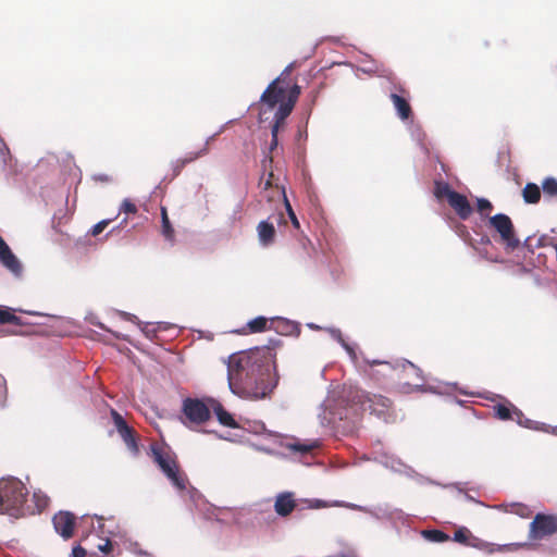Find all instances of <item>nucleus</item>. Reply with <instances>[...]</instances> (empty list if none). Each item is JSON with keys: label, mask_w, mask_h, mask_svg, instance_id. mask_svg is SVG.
<instances>
[{"label": "nucleus", "mask_w": 557, "mask_h": 557, "mask_svg": "<svg viewBox=\"0 0 557 557\" xmlns=\"http://www.w3.org/2000/svg\"><path fill=\"white\" fill-rule=\"evenodd\" d=\"M34 497L37 498V507L45 508L48 504V499L46 496H39L38 494H34Z\"/></svg>", "instance_id": "38"}, {"label": "nucleus", "mask_w": 557, "mask_h": 557, "mask_svg": "<svg viewBox=\"0 0 557 557\" xmlns=\"http://www.w3.org/2000/svg\"><path fill=\"white\" fill-rule=\"evenodd\" d=\"M407 367L417 374L418 382L416 384H412V385L409 384V383H405L401 386V391L405 392V393H411V392H416V391H421L422 387H423V383H424V379L421 375V370L419 368H417L413 363L409 362V361L407 362Z\"/></svg>", "instance_id": "21"}, {"label": "nucleus", "mask_w": 557, "mask_h": 557, "mask_svg": "<svg viewBox=\"0 0 557 557\" xmlns=\"http://www.w3.org/2000/svg\"><path fill=\"white\" fill-rule=\"evenodd\" d=\"M448 203L461 220H467L473 212L467 197L458 191L451 194V198Z\"/></svg>", "instance_id": "14"}, {"label": "nucleus", "mask_w": 557, "mask_h": 557, "mask_svg": "<svg viewBox=\"0 0 557 557\" xmlns=\"http://www.w3.org/2000/svg\"><path fill=\"white\" fill-rule=\"evenodd\" d=\"M345 397L351 406H360L363 411H370L379 417L384 416L391 408L392 401L389 398L382 395H371L360 388L350 387Z\"/></svg>", "instance_id": "3"}, {"label": "nucleus", "mask_w": 557, "mask_h": 557, "mask_svg": "<svg viewBox=\"0 0 557 557\" xmlns=\"http://www.w3.org/2000/svg\"><path fill=\"white\" fill-rule=\"evenodd\" d=\"M110 222H111V220H102V221L98 222L97 224H95L91 227L90 234L92 236H98L106 230V227L109 225Z\"/></svg>", "instance_id": "31"}, {"label": "nucleus", "mask_w": 557, "mask_h": 557, "mask_svg": "<svg viewBox=\"0 0 557 557\" xmlns=\"http://www.w3.org/2000/svg\"><path fill=\"white\" fill-rule=\"evenodd\" d=\"M280 128L281 127H277V125H272V127H271V136H272L271 144H270L271 150H273L277 147V144H278L277 136H278Z\"/></svg>", "instance_id": "33"}, {"label": "nucleus", "mask_w": 557, "mask_h": 557, "mask_svg": "<svg viewBox=\"0 0 557 557\" xmlns=\"http://www.w3.org/2000/svg\"><path fill=\"white\" fill-rule=\"evenodd\" d=\"M120 211L127 214H135L137 212V207L131 200L124 199L121 205Z\"/></svg>", "instance_id": "30"}, {"label": "nucleus", "mask_w": 557, "mask_h": 557, "mask_svg": "<svg viewBox=\"0 0 557 557\" xmlns=\"http://www.w3.org/2000/svg\"><path fill=\"white\" fill-rule=\"evenodd\" d=\"M10 247L4 242V239L0 236V256L4 253Z\"/></svg>", "instance_id": "39"}, {"label": "nucleus", "mask_w": 557, "mask_h": 557, "mask_svg": "<svg viewBox=\"0 0 557 557\" xmlns=\"http://www.w3.org/2000/svg\"><path fill=\"white\" fill-rule=\"evenodd\" d=\"M293 85L286 83L285 79L280 76L274 79L263 91L261 96V101L265 103L270 109H273L276 104L283 103L286 101L288 96V90Z\"/></svg>", "instance_id": "7"}, {"label": "nucleus", "mask_w": 557, "mask_h": 557, "mask_svg": "<svg viewBox=\"0 0 557 557\" xmlns=\"http://www.w3.org/2000/svg\"><path fill=\"white\" fill-rule=\"evenodd\" d=\"M0 261L2 265L14 275H20L22 273V264L10 248L0 256Z\"/></svg>", "instance_id": "19"}, {"label": "nucleus", "mask_w": 557, "mask_h": 557, "mask_svg": "<svg viewBox=\"0 0 557 557\" xmlns=\"http://www.w3.org/2000/svg\"><path fill=\"white\" fill-rule=\"evenodd\" d=\"M151 451L154 462L159 466L171 483L177 490L184 491L186 488L187 479L185 474L181 472L175 458L170 453H166L157 446H152Z\"/></svg>", "instance_id": "4"}, {"label": "nucleus", "mask_w": 557, "mask_h": 557, "mask_svg": "<svg viewBox=\"0 0 557 557\" xmlns=\"http://www.w3.org/2000/svg\"><path fill=\"white\" fill-rule=\"evenodd\" d=\"M97 547L100 552L109 554L113 550V543L109 539H106L103 543L98 544Z\"/></svg>", "instance_id": "34"}, {"label": "nucleus", "mask_w": 557, "mask_h": 557, "mask_svg": "<svg viewBox=\"0 0 557 557\" xmlns=\"http://www.w3.org/2000/svg\"><path fill=\"white\" fill-rule=\"evenodd\" d=\"M557 533V515L536 513L529 527V539L541 541Z\"/></svg>", "instance_id": "6"}, {"label": "nucleus", "mask_w": 557, "mask_h": 557, "mask_svg": "<svg viewBox=\"0 0 557 557\" xmlns=\"http://www.w3.org/2000/svg\"><path fill=\"white\" fill-rule=\"evenodd\" d=\"M53 527L57 533L67 540L73 536L75 528V517L69 511H60L54 515Z\"/></svg>", "instance_id": "12"}, {"label": "nucleus", "mask_w": 557, "mask_h": 557, "mask_svg": "<svg viewBox=\"0 0 557 557\" xmlns=\"http://www.w3.org/2000/svg\"><path fill=\"white\" fill-rule=\"evenodd\" d=\"M285 206H286V210H287V212H288V216H289V219H290V221H292V223H293L294 227H295V228H299V227H300V225H299V221H298V219H297V216H296L295 212L293 211L292 206H290V203L288 202L287 198H285Z\"/></svg>", "instance_id": "32"}, {"label": "nucleus", "mask_w": 557, "mask_h": 557, "mask_svg": "<svg viewBox=\"0 0 557 557\" xmlns=\"http://www.w3.org/2000/svg\"><path fill=\"white\" fill-rule=\"evenodd\" d=\"M523 200L527 203H537L541 199V189L534 183H528L522 190Z\"/></svg>", "instance_id": "20"}, {"label": "nucleus", "mask_w": 557, "mask_h": 557, "mask_svg": "<svg viewBox=\"0 0 557 557\" xmlns=\"http://www.w3.org/2000/svg\"><path fill=\"white\" fill-rule=\"evenodd\" d=\"M423 535L425 539L436 543H443L449 540V535L441 530H426L423 531Z\"/></svg>", "instance_id": "26"}, {"label": "nucleus", "mask_w": 557, "mask_h": 557, "mask_svg": "<svg viewBox=\"0 0 557 557\" xmlns=\"http://www.w3.org/2000/svg\"><path fill=\"white\" fill-rule=\"evenodd\" d=\"M111 417L116 428L117 433L133 455L139 453L136 432L133 428L128 426L124 418L114 409L111 410Z\"/></svg>", "instance_id": "9"}, {"label": "nucleus", "mask_w": 557, "mask_h": 557, "mask_svg": "<svg viewBox=\"0 0 557 557\" xmlns=\"http://www.w3.org/2000/svg\"><path fill=\"white\" fill-rule=\"evenodd\" d=\"M456 190H453L448 183L445 182H435L434 195L436 198L442 199L446 198L447 201L451 198V194H455Z\"/></svg>", "instance_id": "24"}, {"label": "nucleus", "mask_w": 557, "mask_h": 557, "mask_svg": "<svg viewBox=\"0 0 557 557\" xmlns=\"http://www.w3.org/2000/svg\"><path fill=\"white\" fill-rule=\"evenodd\" d=\"M208 403L213 412L215 413L220 424L232 429L238 428V423L236 422L234 417L222 406V404L219 400L208 397Z\"/></svg>", "instance_id": "15"}, {"label": "nucleus", "mask_w": 557, "mask_h": 557, "mask_svg": "<svg viewBox=\"0 0 557 557\" xmlns=\"http://www.w3.org/2000/svg\"><path fill=\"white\" fill-rule=\"evenodd\" d=\"M273 347H255L227 359L228 387L236 396L259 400L271 395L277 384Z\"/></svg>", "instance_id": "1"}, {"label": "nucleus", "mask_w": 557, "mask_h": 557, "mask_svg": "<svg viewBox=\"0 0 557 557\" xmlns=\"http://www.w3.org/2000/svg\"><path fill=\"white\" fill-rule=\"evenodd\" d=\"M296 507V499L290 492H284L276 496L274 510L281 517L289 516Z\"/></svg>", "instance_id": "16"}, {"label": "nucleus", "mask_w": 557, "mask_h": 557, "mask_svg": "<svg viewBox=\"0 0 557 557\" xmlns=\"http://www.w3.org/2000/svg\"><path fill=\"white\" fill-rule=\"evenodd\" d=\"M470 535L471 533L467 528H460L457 531H455L454 541L461 544H467Z\"/></svg>", "instance_id": "29"}, {"label": "nucleus", "mask_w": 557, "mask_h": 557, "mask_svg": "<svg viewBox=\"0 0 557 557\" xmlns=\"http://www.w3.org/2000/svg\"><path fill=\"white\" fill-rule=\"evenodd\" d=\"M210 405L208 398L199 399L187 397L182 404V422L189 425H201L210 420Z\"/></svg>", "instance_id": "5"}, {"label": "nucleus", "mask_w": 557, "mask_h": 557, "mask_svg": "<svg viewBox=\"0 0 557 557\" xmlns=\"http://www.w3.org/2000/svg\"><path fill=\"white\" fill-rule=\"evenodd\" d=\"M476 207L478 212L482 215H488L490 212L493 210L491 201L485 198L478 199Z\"/></svg>", "instance_id": "28"}, {"label": "nucleus", "mask_w": 557, "mask_h": 557, "mask_svg": "<svg viewBox=\"0 0 557 557\" xmlns=\"http://www.w3.org/2000/svg\"><path fill=\"white\" fill-rule=\"evenodd\" d=\"M249 333H260L268 330V319L264 317H257L247 323Z\"/></svg>", "instance_id": "23"}, {"label": "nucleus", "mask_w": 557, "mask_h": 557, "mask_svg": "<svg viewBox=\"0 0 557 557\" xmlns=\"http://www.w3.org/2000/svg\"><path fill=\"white\" fill-rule=\"evenodd\" d=\"M257 231L259 240L263 246H269L274 243L275 228L272 223L268 221H261L257 226Z\"/></svg>", "instance_id": "18"}, {"label": "nucleus", "mask_w": 557, "mask_h": 557, "mask_svg": "<svg viewBox=\"0 0 557 557\" xmlns=\"http://www.w3.org/2000/svg\"><path fill=\"white\" fill-rule=\"evenodd\" d=\"M543 191L546 196L557 197V180L554 177H546L542 183Z\"/></svg>", "instance_id": "27"}, {"label": "nucleus", "mask_w": 557, "mask_h": 557, "mask_svg": "<svg viewBox=\"0 0 557 557\" xmlns=\"http://www.w3.org/2000/svg\"><path fill=\"white\" fill-rule=\"evenodd\" d=\"M215 136H216V134L208 137L203 147L201 149H199L198 151L188 152V153H186V156L184 158L178 159L174 166L175 174H178L182 171V169L185 165H187L188 163H191V162L196 161L197 159L207 156L210 151V144L214 140Z\"/></svg>", "instance_id": "13"}, {"label": "nucleus", "mask_w": 557, "mask_h": 557, "mask_svg": "<svg viewBox=\"0 0 557 557\" xmlns=\"http://www.w3.org/2000/svg\"><path fill=\"white\" fill-rule=\"evenodd\" d=\"M481 243L482 244H490L491 240H490V238L487 236H485V237H482Z\"/></svg>", "instance_id": "40"}, {"label": "nucleus", "mask_w": 557, "mask_h": 557, "mask_svg": "<svg viewBox=\"0 0 557 557\" xmlns=\"http://www.w3.org/2000/svg\"><path fill=\"white\" fill-rule=\"evenodd\" d=\"M22 325L21 318L15 315L10 309H0V324Z\"/></svg>", "instance_id": "25"}, {"label": "nucleus", "mask_w": 557, "mask_h": 557, "mask_svg": "<svg viewBox=\"0 0 557 557\" xmlns=\"http://www.w3.org/2000/svg\"><path fill=\"white\" fill-rule=\"evenodd\" d=\"M99 326L102 329V330H107L103 324L99 323Z\"/></svg>", "instance_id": "42"}, {"label": "nucleus", "mask_w": 557, "mask_h": 557, "mask_svg": "<svg viewBox=\"0 0 557 557\" xmlns=\"http://www.w3.org/2000/svg\"><path fill=\"white\" fill-rule=\"evenodd\" d=\"M126 315H127V319H128V320H132V321H133V319H135V318H136L135 315H132L131 313H127Z\"/></svg>", "instance_id": "41"}, {"label": "nucleus", "mask_w": 557, "mask_h": 557, "mask_svg": "<svg viewBox=\"0 0 557 557\" xmlns=\"http://www.w3.org/2000/svg\"><path fill=\"white\" fill-rule=\"evenodd\" d=\"M314 445H306V444H294L290 446V448L295 451L306 454L309 453L312 448H314Z\"/></svg>", "instance_id": "35"}, {"label": "nucleus", "mask_w": 557, "mask_h": 557, "mask_svg": "<svg viewBox=\"0 0 557 557\" xmlns=\"http://www.w3.org/2000/svg\"><path fill=\"white\" fill-rule=\"evenodd\" d=\"M488 222L498 232L508 248L516 249L519 246L520 240L515 235L513 224L508 215L498 213L490 218Z\"/></svg>", "instance_id": "8"}, {"label": "nucleus", "mask_w": 557, "mask_h": 557, "mask_svg": "<svg viewBox=\"0 0 557 557\" xmlns=\"http://www.w3.org/2000/svg\"><path fill=\"white\" fill-rule=\"evenodd\" d=\"M27 494V488L20 480L0 481V513H8L13 517L22 516Z\"/></svg>", "instance_id": "2"}, {"label": "nucleus", "mask_w": 557, "mask_h": 557, "mask_svg": "<svg viewBox=\"0 0 557 557\" xmlns=\"http://www.w3.org/2000/svg\"><path fill=\"white\" fill-rule=\"evenodd\" d=\"M161 211V222H162V235L168 239V240H173L174 239V228L170 222V219H169V215H168V210L165 207H161L160 209Z\"/></svg>", "instance_id": "22"}, {"label": "nucleus", "mask_w": 557, "mask_h": 557, "mask_svg": "<svg viewBox=\"0 0 557 557\" xmlns=\"http://www.w3.org/2000/svg\"><path fill=\"white\" fill-rule=\"evenodd\" d=\"M389 98L403 121L409 120L412 116L411 106L406 98L397 94H391Z\"/></svg>", "instance_id": "17"}, {"label": "nucleus", "mask_w": 557, "mask_h": 557, "mask_svg": "<svg viewBox=\"0 0 557 557\" xmlns=\"http://www.w3.org/2000/svg\"><path fill=\"white\" fill-rule=\"evenodd\" d=\"M494 414L502 421L515 420L518 424L529 428L531 422L523 412L509 401L496 404L493 407Z\"/></svg>", "instance_id": "11"}, {"label": "nucleus", "mask_w": 557, "mask_h": 557, "mask_svg": "<svg viewBox=\"0 0 557 557\" xmlns=\"http://www.w3.org/2000/svg\"><path fill=\"white\" fill-rule=\"evenodd\" d=\"M300 86L297 84H293L292 88L288 90V96L285 102L278 103V109L274 114V121L272 125H277V127H283L285 124V120L292 113L299 96H300Z\"/></svg>", "instance_id": "10"}, {"label": "nucleus", "mask_w": 557, "mask_h": 557, "mask_svg": "<svg viewBox=\"0 0 557 557\" xmlns=\"http://www.w3.org/2000/svg\"><path fill=\"white\" fill-rule=\"evenodd\" d=\"M72 557H86V550L81 545H76L72 549Z\"/></svg>", "instance_id": "37"}, {"label": "nucleus", "mask_w": 557, "mask_h": 557, "mask_svg": "<svg viewBox=\"0 0 557 557\" xmlns=\"http://www.w3.org/2000/svg\"><path fill=\"white\" fill-rule=\"evenodd\" d=\"M367 363L370 366V367H374V366H383L384 368H386L388 371H391L393 369V367L389 364V362H386V361H380V360H367Z\"/></svg>", "instance_id": "36"}]
</instances>
